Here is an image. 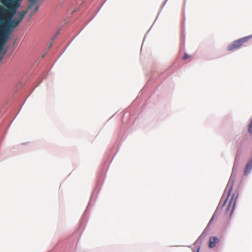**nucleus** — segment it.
<instances>
[{
	"label": "nucleus",
	"mask_w": 252,
	"mask_h": 252,
	"mask_svg": "<svg viewBox=\"0 0 252 252\" xmlns=\"http://www.w3.org/2000/svg\"><path fill=\"white\" fill-rule=\"evenodd\" d=\"M52 45H53V42L50 43V44L49 45V48H50L52 47Z\"/></svg>",
	"instance_id": "nucleus-9"
},
{
	"label": "nucleus",
	"mask_w": 252,
	"mask_h": 252,
	"mask_svg": "<svg viewBox=\"0 0 252 252\" xmlns=\"http://www.w3.org/2000/svg\"><path fill=\"white\" fill-rule=\"evenodd\" d=\"M252 38V35H249L238 40L234 41L231 44L227 46V50L229 51L237 49L241 47L244 43L247 42L249 39Z\"/></svg>",
	"instance_id": "nucleus-2"
},
{
	"label": "nucleus",
	"mask_w": 252,
	"mask_h": 252,
	"mask_svg": "<svg viewBox=\"0 0 252 252\" xmlns=\"http://www.w3.org/2000/svg\"><path fill=\"white\" fill-rule=\"evenodd\" d=\"M33 6H34V8L31 11L29 15L30 18H32V17L36 13L39 7V6L38 4H37V2L32 6V7Z\"/></svg>",
	"instance_id": "nucleus-5"
},
{
	"label": "nucleus",
	"mask_w": 252,
	"mask_h": 252,
	"mask_svg": "<svg viewBox=\"0 0 252 252\" xmlns=\"http://www.w3.org/2000/svg\"><path fill=\"white\" fill-rule=\"evenodd\" d=\"M249 131L252 134V119L251 120L250 123L249 125Z\"/></svg>",
	"instance_id": "nucleus-7"
},
{
	"label": "nucleus",
	"mask_w": 252,
	"mask_h": 252,
	"mask_svg": "<svg viewBox=\"0 0 252 252\" xmlns=\"http://www.w3.org/2000/svg\"><path fill=\"white\" fill-rule=\"evenodd\" d=\"M231 189H232V186L230 187V188L228 190V192L227 194L226 198L224 199V200L223 201L222 200V198H221V199L220 200V203L217 207V208L216 209V211L215 212L216 213L217 212L220 211V210L222 209L223 207H224L225 206L224 211V213L225 214H227L229 212V210L231 207V204L233 203V206H232L231 210L229 213V215H232V212L234 209V206H235V204L236 203V200H235L233 201V198L234 197V194H233L231 195Z\"/></svg>",
	"instance_id": "nucleus-1"
},
{
	"label": "nucleus",
	"mask_w": 252,
	"mask_h": 252,
	"mask_svg": "<svg viewBox=\"0 0 252 252\" xmlns=\"http://www.w3.org/2000/svg\"><path fill=\"white\" fill-rule=\"evenodd\" d=\"M33 6H34V8L31 11L29 15L30 18H32V17L36 13L39 7V6L38 4H37V2L32 6V7Z\"/></svg>",
	"instance_id": "nucleus-6"
},
{
	"label": "nucleus",
	"mask_w": 252,
	"mask_h": 252,
	"mask_svg": "<svg viewBox=\"0 0 252 252\" xmlns=\"http://www.w3.org/2000/svg\"><path fill=\"white\" fill-rule=\"evenodd\" d=\"M252 168V158L249 160V161L247 163L244 171V174L245 175H247L249 174Z\"/></svg>",
	"instance_id": "nucleus-4"
},
{
	"label": "nucleus",
	"mask_w": 252,
	"mask_h": 252,
	"mask_svg": "<svg viewBox=\"0 0 252 252\" xmlns=\"http://www.w3.org/2000/svg\"><path fill=\"white\" fill-rule=\"evenodd\" d=\"M219 242V239L216 237H211L209 239V247L212 248L215 247L216 243Z\"/></svg>",
	"instance_id": "nucleus-3"
},
{
	"label": "nucleus",
	"mask_w": 252,
	"mask_h": 252,
	"mask_svg": "<svg viewBox=\"0 0 252 252\" xmlns=\"http://www.w3.org/2000/svg\"><path fill=\"white\" fill-rule=\"evenodd\" d=\"M199 248H198L197 249V252H199Z\"/></svg>",
	"instance_id": "nucleus-10"
},
{
	"label": "nucleus",
	"mask_w": 252,
	"mask_h": 252,
	"mask_svg": "<svg viewBox=\"0 0 252 252\" xmlns=\"http://www.w3.org/2000/svg\"><path fill=\"white\" fill-rule=\"evenodd\" d=\"M189 57V56L187 54H185L183 58L184 60H187Z\"/></svg>",
	"instance_id": "nucleus-8"
}]
</instances>
